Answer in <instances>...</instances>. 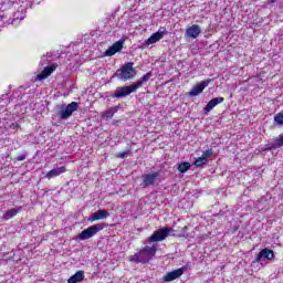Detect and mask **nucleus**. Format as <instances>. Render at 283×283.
Here are the masks:
<instances>
[{
    "instance_id": "nucleus-1",
    "label": "nucleus",
    "mask_w": 283,
    "mask_h": 283,
    "mask_svg": "<svg viewBox=\"0 0 283 283\" xmlns=\"http://www.w3.org/2000/svg\"><path fill=\"white\" fill-rule=\"evenodd\" d=\"M157 251L158 244L154 243L153 245H146L137 253L130 255L128 260L129 262H134V264H147V262L154 259Z\"/></svg>"
},
{
    "instance_id": "nucleus-2",
    "label": "nucleus",
    "mask_w": 283,
    "mask_h": 283,
    "mask_svg": "<svg viewBox=\"0 0 283 283\" xmlns=\"http://www.w3.org/2000/svg\"><path fill=\"white\" fill-rule=\"evenodd\" d=\"M151 76H153L151 72H148L140 80L130 84L129 86L118 87L115 91L114 97L123 98L125 96H129V94H134V92H136V90H139V87H143V85H145V83L149 82V78H151Z\"/></svg>"
},
{
    "instance_id": "nucleus-3",
    "label": "nucleus",
    "mask_w": 283,
    "mask_h": 283,
    "mask_svg": "<svg viewBox=\"0 0 283 283\" xmlns=\"http://www.w3.org/2000/svg\"><path fill=\"white\" fill-rule=\"evenodd\" d=\"M119 81H132L136 76V69H134V62H127L120 70L115 73Z\"/></svg>"
},
{
    "instance_id": "nucleus-4",
    "label": "nucleus",
    "mask_w": 283,
    "mask_h": 283,
    "mask_svg": "<svg viewBox=\"0 0 283 283\" xmlns=\"http://www.w3.org/2000/svg\"><path fill=\"white\" fill-rule=\"evenodd\" d=\"M107 224L105 223H97V224H93L88 228H86L85 230H83L80 234H77V240H90V238H94V235H96V233H98L99 231H103V229H106Z\"/></svg>"
},
{
    "instance_id": "nucleus-5",
    "label": "nucleus",
    "mask_w": 283,
    "mask_h": 283,
    "mask_svg": "<svg viewBox=\"0 0 283 283\" xmlns=\"http://www.w3.org/2000/svg\"><path fill=\"white\" fill-rule=\"evenodd\" d=\"M59 113L57 116H60L61 120H67L76 109H78V103L72 102L69 105L62 104L57 106Z\"/></svg>"
},
{
    "instance_id": "nucleus-6",
    "label": "nucleus",
    "mask_w": 283,
    "mask_h": 283,
    "mask_svg": "<svg viewBox=\"0 0 283 283\" xmlns=\"http://www.w3.org/2000/svg\"><path fill=\"white\" fill-rule=\"evenodd\" d=\"M171 231H174V229L171 228H161L157 231H155L147 240L146 242H148V244H151L154 242H163V240H167V238H169V233H171Z\"/></svg>"
},
{
    "instance_id": "nucleus-7",
    "label": "nucleus",
    "mask_w": 283,
    "mask_h": 283,
    "mask_svg": "<svg viewBox=\"0 0 283 283\" xmlns=\"http://www.w3.org/2000/svg\"><path fill=\"white\" fill-rule=\"evenodd\" d=\"M167 34V28L160 27L157 32L153 33L146 41L145 45H154V43H158V41L163 40V38Z\"/></svg>"
},
{
    "instance_id": "nucleus-8",
    "label": "nucleus",
    "mask_w": 283,
    "mask_h": 283,
    "mask_svg": "<svg viewBox=\"0 0 283 283\" xmlns=\"http://www.w3.org/2000/svg\"><path fill=\"white\" fill-rule=\"evenodd\" d=\"M158 176H160V172H153V174H146L143 175V184L142 187L145 189L147 187H151L156 184V180H158Z\"/></svg>"
},
{
    "instance_id": "nucleus-9",
    "label": "nucleus",
    "mask_w": 283,
    "mask_h": 283,
    "mask_svg": "<svg viewBox=\"0 0 283 283\" xmlns=\"http://www.w3.org/2000/svg\"><path fill=\"white\" fill-rule=\"evenodd\" d=\"M211 81H213V80H206V81L198 83L197 85H195L191 88V91L188 93V95L198 96L199 94H202V92H205V88L209 87V83H211Z\"/></svg>"
},
{
    "instance_id": "nucleus-10",
    "label": "nucleus",
    "mask_w": 283,
    "mask_h": 283,
    "mask_svg": "<svg viewBox=\"0 0 283 283\" xmlns=\"http://www.w3.org/2000/svg\"><path fill=\"white\" fill-rule=\"evenodd\" d=\"M273 258H275L273 250L265 248L261 250L260 253L256 255L255 262H262V260H273Z\"/></svg>"
},
{
    "instance_id": "nucleus-11",
    "label": "nucleus",
    "mask_w": 283,
    "mask_h": 283,
    "mask_svg": "<svg viewBox=\"0 0 283 283\" xmlns=\"http://www.w3.org/2000/svg\"><path fill=\"white\" fill-rule=\"evenodd\" d=\"M185 273V268L177 269L172 272H168L164 276V282H174V280H178Z\"/></svg>"
},
{
    "instance_id": "nucleus-12",
    "label": "nucleus",
    "mask_w": 283,
    "mask_h": 283,
    "mask_svg": "<svg viewBox=\"0 0 283 283\" xmlns=\"http://www.w3.org/2000/svg\"><path fill=\"white\" fill-rule=\"evenodd\" d=\"M201 32H202V29H200V25L192 24L186 30V36H188V39H198Z\"/></svg>"
},
{
    "instance_id": "nucleus-13",
    "label": "nucleus",
    "mask_w": 283,
    "mask_h": 283,
    "mask_svg": "<svg viewBox=\"0 0 283 283\" xmlns=\"http://www.w3.org/2000/svg\"><path fill=\"white\" fill-rule=\"evenodd\" d=\"M109 218V212L107 210H97L91 217H88V222H96V220H105Z\"/></svg>"
},
{
    "instance_id": "nucleus-14",
    "label": "nucleus",
    "mask_w": 283,
    "mask_h": 283,
    "mask_svg": "<svg viewBox=\"0 0 283 283\" xmlns=\"http://www.w3.org/2000/svg\"><path fill=\"white\" fill-rule=\"evenodd\" d=\"M120 50H123V41H117L112 46H109L104 54L105 56H114V54L120 52Z\"/></svg>"
},
{
    "instance_id": "nucleus-15",
    "label": "nucleus",
    "mask_w": 283,
    "mask_h": 283,
    "mask_svg": "<svg viewBox=\"0 0 283 283\" xmlns=\"http://www.w3.org/2000/svg\"><path fill=\"white\" fill-rule=\"evenodd\" d=\"M220 103H224V97L212 98L210 102H208V104L203 108V112L206 114H209V112H211V109H213V107H217V105H220Z\"/></svg>"
},
{
    "instance_id": "nucleus-16",
    "label": "nucleus",
    "mask_w": 283,
    "mask_h": 283,
    "mask_svg": "<svg viewBox=\"0 0 283 283\" xmlns=\"http://www.w3.org/2000/svg\"><path fill=\"white\" fill-rule=\"evenodd\" d=\"M65 171H67L65 166L56 167V168H53L52 170H50L45 175V178H48V180H52V178H56L57 176H61V174H65Z\"/></svg>"
},
{
    "instance_id": "nucleus-17",
    "label": "nucleus",
    "mask_w": 283,
    "mask_h": 283,
    "mask_svg": "<svg viewBox=\"0 0 283 283\" xmlns=\"http://www.w3.org/2000/svg\"><path fill=\"white\" fill-rule=\"evenodd\" d=\"M280 147H283V134L279 136L272 144H268L263 151H271L272 149H280Z\"/></svg>"
},
{
    "instance_id": "nucleus-18",
    "label": "nucleus",
    "mask_w": 283,
    "mask_h": 283,
    "mask_svg": "<svg viewBox=\"0 0 283 283\" xmlns=\"http://www.w3.org/2000/svg\"><path fill=\"white\" fill-rule=\"evenodd\" d=\"M21 211H23V207H15V208H12L10 210H7L4 213H3V220H12V218H14L18 213H21Z\"/></svg>"
},
{
    "instance_id": "nucleus-19",
    "label": "nucleus",
    "mask_w": 283,
    "mask_h": 283,
    "mask_svg": "<svg viewBox=\"0 0 283 283\" xmlns=\"http://www.w3.org/2000/svg\"><path fill=\"white\" fill-rule=\"evenodd\" d=\"M54 70H56V66H54V65L44 67V70L41 72V74H39L36 76V81H43V80L48 78L50 76V74H52V72H54Z\"/></svg>"
},
{
    "instance_id": "nucleus-20",
    "label": "nucleus",
    "mask_w": 283,
    "mask_h": 283,
    "mask_svg": "<svg viewBox=\"0 0 283 283\" xmlns=\"http://www.w3.org/2000/svg\"><path fill=\"white\" fill-rule=\"evenodd\" d=\"M83 280H85V272L80 270L67 280V283H78L83 282Z\"/></svg>"
},
{
    "instance_id": "nucleus-21",
    "label": "nucleus",
    "mask_w": 283,
    "mask_h": 283,
    "mask_svg": "<svg viewBox=\"0 0 283 283\" xmlns=\"http://www.w3.org/2000/svg\"><path fill=\"white\" fill-rule=\"evenodd\" d=\"M118 112V106H113L104 112H102V118L105 120H109L111 118H114V114Z\"/></svg>"
},
{
    "instance_id": "nucleus-22",
    "label": "nucleus",
    "mask_w": 283,
    "mask_h": 283,
    "mask_svg": "<svg viewBox=\"0 0 283 283\" xmlns=\"http://www.w3.org/2000/svg\"><path fill=\"white\" fill-rule=\"evenodd\" d=\"M177 169H178V171H180V174H187V171H189V169H191V164H189V161H184L178 165Z\"/></svg>"
},
{
    "instance_id": "nucleus-23",
    "label": "nucleus",
    "mask_w": 283,
    "mask_h": 283,
    "mask_svg": "<svg viewBox=\"0 0 283 283\" xmlns=\"http://www.w3.org/2000/svg\"><path fill=\"white\" fill-rule=\"evenodd\" d=\"M207 163H209V159L201 156L197 160H195V167H205Z\"/></svg>"
},
{
    "instance_id": "nucleus-24",
    "label": "nucleus",
    "mask_w": 283,
    "mask_h": 283,
    "mask_svg": "<svg viewBox=\"0 0 283 283\" xmlns=\"http://www.w3.org/2000/svg\"><path fill=\"white\" fill-rule=\"evenodd\" d=\"M274 123L276 125H283V113H277L275 116H274Z\"/></svg>"
},
{
    "instance_id": "nucleus-25",
    "label": "nucleus",
    "mask_w": 283,
    "mask_h": 283,
    "mask_svg": "<svg viewBox=\"0 0 283 283\" xmlns=\"http://www.w3.org/2000/svg\"><path fill=\"white\" fill-rule=\"evenodd\" d=\"M211 156H213V149H208L201 155V157L206 158V160H208V158H211Z\"/></svg>"
},
{
    "instance_id": "nucleus-26",
    "label": "nucleus",
    "mask_w": 283,
    "mask_h": 283,
    "mask_svg": "<svg viewBox=\"0 0 283 283\" xmlns=\"http://www.w3.org/2000/svg\"><path fill=\"white\" fill-rule=\"evenodd\" d=\"M50 59V55H43L41 59V65H48V63H50L52 60H48Z\"/></svg>"
},
{
    "instance_id": "nucleus-27",
    "label": "nucleus",
    "mask_w": 283,
    "mask_h": 283,
    "mask_svg": "<svg viewBox=\"0 0 283 283\" xmlns=\"http://www.w3.org/2000/svg\"><path fill=\"white\" fill-rule=\"evenodd\" d=\"M128 155H129V151L119 153L117 154V158H127Z\"/></svg>"
},
{
    "instance_id": "nucleus-28",
    "label": "nucleus",
    "mask_w": 283,
    "mask_h": 283,
    "mask_svg": "<svg viewBox=\"0 0 283 283\" xmlns=\"http://www.w3.org/2000/svg\"><path fill=\"white\" fill-rule=\"evenodd\" d=\"M7 128L3 127V123L0 122V136H3V134H6Z\"/></svg>"
},
{
    "instance_id": "nucleus-29",
    "label": "nucleus",
    "mask_w": 283,
    "mask_h": 283,
    "mask_svg": "<svg viewBox=\"0 0 283 283\" xmlns=\"http://www.w3.org/2000/svg\"><path fill=\"white\" fill-rule=\"evenodd\" d=\"M10 129H20L21 126L18 123H12L10 126Z\"/></svg>"
},
{
    "instance_id": "nucleus-30",
    "label": "nucleus",
    "mask_w": 283,
    "mask_h": 283,
    "mask_svg": "<svg viewBox=\"0 0 283 283\" xmlns=\"http://www.w3.org/2000/svg\"><path fill=\"white\" fill-rule=\"evenodd\" d=\"M25 158H27V155H25V154H22V155H19V156L15 158V160L22 161V160H25Z\"/></svg>"
}]
</instances>
